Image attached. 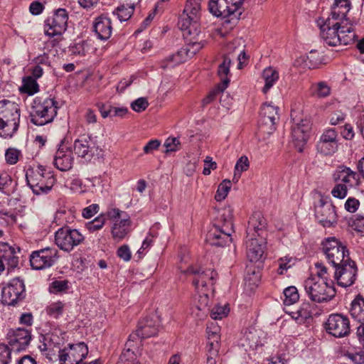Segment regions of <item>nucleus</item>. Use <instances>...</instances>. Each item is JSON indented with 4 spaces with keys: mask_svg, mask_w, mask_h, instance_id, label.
<instances>
[{
    "mask_svg": "<svg viewBox=\"0 0 364 364\" xmlns=\"http://www.w3.org/2000/svg\"><path fill=\"white\" fill-rule=\"evenodd\" d=\"M20 248L11 246L6 242H0V258L6 263L8 271L18 265Z\"/></svg>",
    "mask_w": 364,
    "mask_h": 364,
    "instance_id": "obj_25",
    "label": "nucleus"
},
{
    "mask_svg": "<svg viewBox=\"0 0 364 364\" xmlns=\"http://www.w3.org/2000/svg\"><path fill=\"white\" fill-rule=\"evenodd\" d=\"M106 215L109 220H112L114 223L116 220H120V219L125 218L127 215L119 208H112L108 209Z\"/></svg>",
    "mask_w": 364,
    "mask_h": 364,
    "instance_id": "obj_52",
    "label": "nucleus"
},
{
    "mask_svg": "<svg viewBox=\"0 0 364 364\" xmlns=\"http://www.w3.org/2000/svg\"><path fill=\"white\" fill-rule=\"evenodd\" d=\"M279 119L278 107L270 104H264L261 108L259 129L267 134L272 133L276 127L275 124Z\"/></svg>",
    "mask_w": 364,
    "mask_h": 364,
    "instance_id": "obj_21",
    "label": "nucleus"
},
{
    "mask_svg": "<svg viewBox=\"0 0 364 364\" xmlns=\"http://www.w3.org/2000/svg\"><path fill=\"white\" fill-rule=\"evenodd\" d=\"M349 312L353 318L360 323H364V298L358 295L352 301Z\"/></svg>",
    "mask_w": 364,
    "mask_h": 364,
    "instance_id": "obj_32",
    "label": "nucleus"
},
{
    "mask_svg": "<svg viewBox=\"0 0 364 364\" xmlns=\"http://www.w3.org/2000/svg\"><path fill=\"white\" fill-rule=\"evenodd\" d=\"M11 351L8 345L0 343V364H9Z\"/></svg>",
    "mask_w": 364,
    "mask_h": 364,
    "instance_id": "obj_51",
    "label": "nucleus"
},
{
    "mask_svg": "<svg viewBox=\"0 0 364 364\" xmlns=\"http://www.w3.org/2000/svg\"><path fill=\"white\" fill-rule=\"evenodd\" d=\"M58 258V250L46 247L34 251L30 256L31 266L34 269H43L54 264Z\"/></svg>",
    "mask_w": 364,
    "mask_h": 364,
    "instance_id": "obj_18",
    "label": "nucleus"
},
{
    "mask_svg": "<svg viewBox=\"0 0 364 364\" xmlns=\"http://www.w3.org/2000/svg\"><path fill=\"white\" fill-rule=\"evenodd\" d=\"M58 102L53 98L41 100L36 98L30 112L31 122L37 126H43L53 121L58 109Z\"/></svg>",
    "mask_w": 364,
    "mask_h": 364,
    "instance_id": "obj_6",
    "label": "nucleus"
},
{
    "mask_svg": "<svg viewBox=\"0 0 364 364\" xmlns=\"http://www.w3.org/2000/svg\"><path fill=\"white\" fill-rule=\"evenodd\" d=\"M96 149L95 140L89 136H82L74 142L75 153L86 160H90L92 158Z\"/></svg>",
    "mask_w": 364,
    "mask_h": 364,
    "instance_id": "obj_23",
    "label": "nucleus"
},
{
    "mask_svg": "<svg viewBox=\"0 0 364 364\" xmlns=\"http://www.w3.org/2000/svg\"><path fill=\"white\" fill-rule=\"evenodd\" d=\"M11 178L6 173H0V191H4L11 184Z\"/></svg>",
    "mask_w": 364,
    "mask_h": 364,
    "instance_id": "obj_64",
    "label": "nucleus"
},
{
    "mask_svg": "<svg viewBox=\"0 0 364 364\" xmlns=\"http://www.w3.org/2000/svg\"><path fill=\"white\" fill-rule=\"evenodd\" d=\"M200 15V0H188L183 14L178 20V26L183 31L186 38V45L166 58V65L163 68L174 66L185 62L193 57L205 45L204 41H198L200 31L198 30V21Z\"/></svg>",
    "mask_w": 364,
    "mask_h": 364,
    "instance_id": "obj_1",
    "label": "nucleus"
},
{
    "mask_svg": "<svg viewBox=\"0 0 364 364\" xmlns=\"http://www.w3.org/2000/svg\"><path fill=\"white\" fill-rule=\"evenodd\" d=\"M327 333L336 338H342L349 334L350 321L347 316L339 314H331L325 323Z\"/></svg>",
    "mask_w": 364,
    "mask_h": 364,
    "instance_id": "obj_16",
    "label": "nucleus"
},
{
    "mask_svg": "<svg viewBox=\"0 0 364 364\" xmlns=\"http://www.w3.org/2000/svg\"><path fill=\"white\" fill-rule=\"evenodd\" d=\"M130 225L131 221L128 215L120 219V220H116L115 223H113L111 232L114 240L120 241L124 239L129 232Z\"/></svg>",
    "mask_w": 364,
    "mask_h": 364,
    "instance_id": "obj_31",
    "label": "nucleus"
},
{
    "mask_svg": "<svg viewBox=\"0 0 364 364\" xmlns=\"http://www.w3.org/2000/svg\"><path fill=\"white\" fill-rule=\"evenodd\" d=\"M209 304V297L208 294L202 293V295H200L198 299V305L196 306V309L200 311V314H196V315L200 318H203L206 316L207 313L209 311V309L208 308Z\"/></svg>",
    "mask_w": 364,
    "mask_h": 364,
    "instance_id": "obj_43",
    "label": "nucleus"
},
{
    "mask_svg": "<svg viewBox=\"0 0 364 364\" xmlns=\"http://www.w3.org/2000/svg\"><path fill=\"white\" fill-rule=\"evenodd\" d=\"M98 210L99 205L97 204H92L84 208L82 214L85 218H90L97 213Z\"/></svg>",
    "mask_w": 364,
    "mask_h": 364,
    "instance_id": "obj_62",
    "label": "nucleus"
},
{
    "mask_svg": "<svg viewBox=\"0 0 364 364\" xmlns=\"http://www.w3.org/2000/svg\"><path fill=\"white\" fill-rule=\"evenodd\" d=\"M292 318L298 323H304L308 319L311 318V306L309 303L304 304L296 312L294 313Z\"/></svg>",
    "mask_w": 364,
    "mask_h": 364,
    "instance_id": "obj_37",
    "label": "nucleus"
},
{
    "mask_svg": "<svg viewBox=\"0 0 364 364\" xmlns=\"http://www.w3.org/2000/svg\"><path fill=\"white\" fill-rule=\"evenodd\" d=\"M346 356L354 363V364H364V353H348Z\"/></svg>",
    "mask_w": 364,
    "mask_h": 364,
    "instance_id": "obj_61",
    "label": "nucleus"
},
{
    "mask_svg": "<svg viewBox=\"0 0 364 364\" xmlns=\"http://www.w3.org/2000/svg\"><path fill=\"white\" fill-rule=\"evenodd\" d=\"M262 78L265 82L264 86L262 88V92L264 93H267L278 80L279 73L272 67L267 68L262 72Z\"/></svg>",
    "mask_w": 364,
    "mask_h": 364,
    "instance_id": "obj_34",
    "label": "nucleus"
},
{
    "mask_svg": "<svg viewBox=\"0 0 364 364\" xmlns=\"http://www.w3.org/2000/svg\"><path fill=\"white\" fill-rule=\"evenodd\" d=\"M244 0H210L209 10L211 14L223 19L221 28L216 33L225 37L237 23L242 15L241 6Z\"/></svg>",
    "mask_w": 364,
    "mask_h": 364,
    "instance_id": "obj_3",
    "label": "nucleus"
},
{
    "mask_svg": "<svg viewBox=\"0 0 364 364\" xmlns=\"http://www.w3.org/2000/svg\"><path fill=\"white\" fill-rule=\"evenodd\" d=\"M230 311L229 304H216L210 310V317L214 320L222 319L226 317Z\"/></svg>",
    "mask_w": 364,
    "mask_h": 364,
    "instance_id": "obj_39",
    "label": "nucleus"
},
{
    "mask_svg": "<svg viewBox=\"0 0 364 364\" xmlns=\"http://www.w3.org/2000/svg\"><path fill=\"white\" fill-rule=\"evenodd\" d=\"M24 282L18 277L14 278L2 289V301L4 304L14 306L22 301L26 297Z\"/></svg>",
    "mask_w": 364,
    "mask_h": 364,
    "instance_id": "obj_12",
    "label": "nucleus"
},
{
    "mask_svg": "<svg viewBox=\"0 0 364 364\" xmlns=\"http://www.w3.org/2000/svg\"><path fill=\"white\" fill-rule=\"evenodd\" d=\"M65 306V304L64 303L58 301L50 304L48 306L46 311L48 315L57 318L62 315Z\"/></svg>",
    "mask_w": 364,
    "mask_h": 364,
    "instance_id": "obj_45",
    "label": "nucleus"
},
{
    "mask_svg": "<svg viewBox=\"0 0 364 364\" xmlns=\"http://www.w3.org/2000/svg\"><path fill=\"white\" fill-rule=\"evenodd\" d=\"M180 145V141L178 138L169 137L164 143V146L166 149V152L176 151L179 149Z\"/></svg>",
    "mask_w": 364,
    "mask_h": 364,
    "instance_id": "obj_53",
    "label": "nucleus"
},
{
    "mask_svg": "<svg viewBox=\"0 0 364 364\" xmlns=\"http://www.w3.org/2000/svg\"><path fill=\"white\" fill-rule=\"evenodd\" d=\"M284 303L285 305H291L296 303L299 299V294L297 289L294 286H291L284 289Z\"/></svg>",
    "mask_w": 364,
    "mask_h": 364,
    "instance_id": "obj_40",
    "label": "nucleus"
},
{
    "mask_svg": "<svg viewBox=\"0 0 364 364\" xmlns=\"http://www.w3.org/2000/svg\"><path fill=\"white\" fill-rule=\"evenodd\" d=\"M333 179L336 182L348 185L352 188L355 185H358L359 180L358 175L353 171L350 168L345 166H340L333 173Z\"/></svg>",
    "mask_w": 364,
    "mask_h": 364,
    "instance_id": "obj_29",
    "label": "nucleus"
},
{
    "mask_svg": "<svg viewBox=\"0 0 364 364\" xmlns=\"http://www.w3.org/2000/svg\"><path fill=\"white\" fill-rule=\"evenodd\" d=\"M295 259L293 257H284L278 260L279 268L277 272L279 274H283L294 264Z\"/></svg>",
    "mask_w": 364,
    "mask_h": 364,
    "instance_id": "obj_47",
    "label": "nucleus"
},
{
    "mask_svg": "<svg viewBox=\"0 0 364 364\" xmlns=\"http://www.w3.org/2000/svg\"><path fill=\"white\" fill-rule=\"evenodd\" d=\"M233 232L231 220H225L222 226H214L206 235L205 241L212 246L224 247L232 242L231 235Z\"/></svg>",
    "mask_w": 364,
    "mask_h": 364,
    "instance_id": "obj_10",
    "label": "nucleus"
},
{
    "mask_svg": "<svg viewBox=\"0 0 364 364\" xmlns=\"http://www.w3.org/2000/svg\"><path fill=\"white\" fill-rule=\"evenodd\" d=\"M205 167L203 170V173L208 176L210 173V169L215 170L217 168V164L213 161V159L210 156H206L205 160Z\"/></svg>",
    "mask_w": 364,
    "mask_h": 364,
    "instance_id": "obj_60",
    "label": "nucleus"
},
{
    "mask_svg": "<svg viewBox=\"0 0 364 364\" xmlns=\"http://www.w3.org/2000/svg\"><path fill=\"white\" fill-rule=\"evenodd\" d=\"M9 347L12 351L20 352L25 350L31 340V332L23 328L9 330L6 334Z\"/></svg>",
    "mask_w": 364,
    "mask_h": 364,
    "instance_id": "obj_19",
    "label": "nucleus"
},
{
    "mask_svg": "<svg viewBox=\"0 0 364 364\" xmlns=\"http://www.w3.org/2000/svg\"><path fill=\"white\" fill-rule=\"evenodd\" d=\"M87 354L88 348L84 342L70 344L59 351L60 364H80Z\"/></svg>",
    "mask_w": 364,
    "mask_h": 364,
    "instance_id": "obj_11",
    "label": "nucleus"
},
{
    "mask_svg": "<svg viewBox=\"0 0 364 364\" xmlns=\"http://www.w3.org/2000/svg\"><path fill=\"white\" fill-rule=\"evenodd\" d=\"M19 121L18 105L8 100L0 101V136L11 137L18 130Z\"/></svg>",
    "mask_w": 364,
    "mask_h": 364,
    "instance_id": "obj_4",
    "label": "nucleus"
},
{
    "mask_svg": "<svg viewBox=\"0 0 364 364\" xmlns=\"http://www.w3.org/2000/svg\"><path fill=\"white\" fill-rule=\"evenodd\" d=\"M23 90L28 95H33L38 91V85L36 80L31 76H28L23 80Z\"/></svg>",
    "mask_w": 364,
    "mask_h": 364,
    "instance_id": "obj_44",
    "label": "nucleus"
},
{
    "mask_svg": "<svg viewBox=\"0 0 364 364\" xmlns=\"http://www.w3.org/2000/svg\"><path fill=\"white\" fill-rule=\"evenodd\" d=\"M26 181L36 195L48 193L55 183L53 173L41 165L26 174Z\"/></svg>",
    "mask_w": 364,
    "mask_h": 364,
    "instance_id": "obj_7",
    "label": "nucleus"
},
{
    "mask_svg": "<svg viewBox=\"0 0 364 364\" xmlns=\"http://www.w3.org/2000/svg\"><path fill=\"white\" fill-rule=\"evenodd\" d=\"M105 223V215H101L93 220L87 223L85 225L86 228L90 232H93L95 231L100 230Z\"/></svg>",
    "mask_w": 364,
    "mask_h": 364,
    "instance_id": "obj_46",
    "label": "nucleus"
},
{
    "mask_svg": "<svg viewBox=\"0 0 364 364\" xmlns=\"http://www.w3.org/2000/svg\"><path fill=\"white\" fill-rule=\"evenodd\" d=\"M117 253V256L125 262H128L131 259V251L129 246L127 245H124L119 247Z\"/></svg>",
    "mask_w": 364,
    "mask_h": 364,
    "instance_id": "obj_57",
    "label": "nucleus"
},
{
    "mask_svg": "<svg viewBox=\"0 0 364 364\" xmlns=\"http://www.w3.org/2000/svg\"><path fill=\"white\" fill-rule=\"evenodd\" d=\"M307 60L310 68H316L321 64V58L316 51H311L307 55Z\"/></svg>",
    "mask_w": 364,
    "mask_h": 364,
    "instance_id": "obj_58",
    "label": "nucleus"
},
{
    "mask_svg": "<svg viewBox=\"0 0 364 364\" xmlns=\"http://www.w3.org/2000/svg\"><path fill=\"white\" fill-rule=\"evenodd\" d=\"M74 157L72 150L65 146L60 147L54 157L55 166L62 171H67L73 167Z\"/></svg>",
    "mask_w": 364,
    "mask_h": 364,
    "instance_id": "obj_28",
    "label": "nucleus"
},
{
    "mask_svg": "<svg viewBox=\"0 0 364 364\" xmlns=\"http://www.w3.org/2000/svg\"><path fill=\"white\" fill-rule=\"evenodd\" d=\"M247 257L252 262H257L264 257L266 242L264 237H247Z\"/></svg>",
    "mask_w": 364,
    "mask_h": 364,
    "instance_id": "obj_24",
    "label": "nucleus"
},
{
    "mask_svg": "<svg viewBox=\"0 0 364 364\" xmlns=\"http://www.w3.org/2000/svg\"><path fill=\"white\" fill-rule=\"evenodd\" d=\"M249 167V161L247 156H241L237 161L235 169V171L241 173L247 170Z\"/></svg>",
    "mask_w": 364,
    "mask_h": 364,
    "instance_id": "obj_59",
    "label": "nucleus"
},
{
    "mask_svg": "<svg viewBox=\"0 0 364 364\" xmlns=\"http://www.w3.org/2000/svg\"><path fill=\"white\" fill-rule=\"evenodd\" d=\"M338 147V133L336 129L324 130L317 143V151L322 155L330 156L337 151Z\"/></svg>",
    "mask_w": 364,
    "mask_h": 364,
    "instance_id": "obj_20",
    "label": "nucleus"
},
{
    "mask_svg": "<svg viewBox=\"0 0 364 364\" xmlns=\"http://www.w3.org/2000/svg\"><path fill=\"white\" fill-rule=\"evenodd\" d=\"M231 186L232 184L230 180H223L218 187V190L215 196V199L219 202L223 200L227 197Z\"/></svg>",
    "mask_w": 364,
    "mask_h": 364,
    "instance_id": "obj_41",
    "label": "nucleus"
},
{
    "mask_svg": "<svg viewBox=\"0 0 364 364\" xmlns=\"http://www.w3.org/2000/svg\"><path fill=\"white\" fill-rule=\"evenodd\" d=\"M231 63V58L228 55H225L223 63L219 65L218 68V75L221 80L220 83H223V80L229 79L228 77L230 73V66Z\"/></svg>",
    "mask_w": 364,
    "mask_h": 364,
    "instance_id": "obj_42",
    "label": "nucleus"
},
{
    "mask_svg": "<svg viewBox=\"0 0 364 364\" xmlns=\"http://www.w3.org/2000/svg\"><path fill=\"white\" fill-rule=\"evenodd\" d=\"M350 187L341 183H338L332 189L331 194L334 198L343 199L348 193Z\"/></svg>",
    "mask_w": 364,
    "mask_h": 364,
    "instance_id": "obj_48",
    "label": "nucleus"
},
{
    "mask_svg": "<svg viewBox=\"0 0 364 364\" xmlns=\"http://www.w3.org/2000/svg\"><path fill=\"white\" fill-rule=\"evenodd\" d=\"M350 226L359 232H364V216L356 215L349 221Z\"/></svg>",
    "mask_w": 364,
    "mask_h": 364,
    "instance_id": "obj_49",
    "label": "nucleus"
},
{
    "mask_svg": "<svg viewBox=\"0 0 364 364\" xmlns=\"http://www.w3.org/2000/svg\"><path fill=\"white\" fill-rule=\"evenodd\" d=\"M310 92L313 96L323 98L331 94V87L327 82L321 81L312 84L310 87Z\"/></svg>",
    "mask_w": 364,
    "mask_h": 364,
    "instance_id": "obj_35",
    "label": "nucleus"
},
{
    "mask_svg": "<svg viewBox=\"0 0 364 364\" xmlns=\"http://www.w3.org/2000/svg\"><path fill=\"white\" fill-rule=\"evenodd\" d=\"M182 272L194 275L193 284L197 289L200 287L213 286L217 277V273L210 269L201 271L199 269L190 267L186 270H182Z\"/></svg>",
    "mask_w": 364,
    "mask_h": 364,
    "instance_id": "obj_22",
    "label": "nucleus"
},
{
    "mask_svg": "<svg viewBox=\"0 0 364 364\" xmlns=\"http://www.w3.org/2000/svg\"><path fill=\"white\" fill-rule=\"evenodd\" d=\"M304 287L309 298L314 302L331 301L336 295V290L328 279L309 277L304 281Z\"/></svg>",
    "mask_w": 364,
    "mask_h": 364,
    "instance_id": "obj_5",
    "label": "nucleus"
},
{
    "mask_svg": "<svg viewBox=\"0 0 364 364\" xmlns=\"http://www.w3.org/2000/svg\"><path fill=\"white\" fill-rule=\"evenodd\" d=\"M84 240L85 237L77 229H72L68 226L59 228L55 233L56 245L68 252L81 244Z\"/></svg>",
    "mask_w": 364,
    "mask_h": 364,
    "instance_id": "obj_8",
    "label": "nucleus"
},
{
    "mask_svg": "<svg viewBox=\"0 0 364 364\" xmlns=\"http://www.w3.org/2000/svg\"><path fill=\"white\" fill-rule=\"evenodd\" d=\"M208 334V340H214V341H219L220 340V327L215 323H210L206 328Z\"/></svg>",
    "mask_w": 364,
    "mask_h": 364,
    "instance_id": "obj_50",
    "label": "nucleus"
},
{
    "mask_svg": "<svg viewBox=\"0 0 364 364\" xmlns=\"http://www.w3.org/2000/svg\"><path fill=\"white\" fill-rule=\"evenodd\" d=\"M161 144V141L158 139H153L149 141L144 147V151L145 154H150L153 151L159 149Z\"/></svg>",
    "mask_w": 364,
    "mask_h": 364,
    "instance_id": "obj_63",
    "label": "nucleus"
},
{
    "mask_svg": "<svg viewBox=\"0 0 364 364\" xmlns=\"http://www.w3.org/2000/svg\"><path fill=\"white\" fill-rule=\"evenodd\" d=\"M19 151L13 148H9L5 153V159L8 164H15L18 160Z\"/></svg>",
    "mask_w": 364,
    "mask_h": 364,
    "instance_id": "obj_55",
    "label": "nucleus"
},
{
    "mask_svg": "<svg viewBox=\"0 0 364 364\" xmlns=\"http://www.w3.org/2000/svg\"><path fill=\"white\" fill-rule=\"evenodd\" d=\"M334 267L335 279L339 286L346 288L355 282L358 269L355 262L350 257L346 258L344 262Z\"/></svg>",
    "mask_w": 364,
    "mask_h": 364,
    "instance_id": "obj_13",
    "label": "nucleus"
},
{
    "mask_svg": "<svg viewBox=\"0 0 364 364\" xmlns=\"http://www.w3.org/2000/svg\"><path fill=\"white\" fill-rule=\"evenodd\" d=\"M267 221L259 212L252 214L248 221L247 237H264L266 235Z\"/></svg>",
    "mask_w": 364,
    "mask_h": 364,
    "instance_id": "obj_26",
    "label": "nucleus"
},
{
    "mask_svg": "<svg viewBox=\"0 0 364 364\" xmlns=\"http://www.w3.org/2000/svg\"><path fill=\"white\" fill-rule=\"evenodd\" d=\"M315 215L323 227H331L337 222L335 206L328 198H321L316 206Z\"/></svg>",
    "mask_w": 364,
    "mask_h": 364,
    "instance_id": "obj_17",
    "label": "nucleus"
},
{
    "mask_svg": "<svg viewBox=\"0 0 364 364\" xmlns=\"http://www.w3.org/2000/svg\"><path fill=\"white\" fill-rule=\"evenodd\" d=\"M304 121L294 125L291 128L293 143L299 152H302L306 144L309 127Z\"/></svg>",
    "mask_w": 364,
    "mask_h": 364,
    "instance_id": "obj_27",
    "label": "nucleus"
},
{
    "mask_svg": "<svg viewBox=\"0 0 364 364\" xmlns=\"http://www.w3.org/2000/svg\"><path fill=\"white\" fill-rule=\"evenodd\" d=\"M350 9V0H335L331 16L319 24L321 36L328 46H347L355 41L356 34L346 18Z\"/></svg>",
    "mask_w": 364,
    "mask_h": 364,
    "instance_id": "obj_2",
    "label": "nucleus"
},
{
    "mask_svg": "<svg viewBox=\"0 0 364 364\" xmlns=\"http://www.w3.org/2000/svg\"><path fill=\"white\" fill-rule=\"evenodd\" d=\"M360 202L358 199L350 197L344 204L345 209L349 213H355L359 208Z\"/></svg>",
    "mask_w": 364,
    "mask_h": 364,
    "instance_id": "obj_56",
    "label": "nucleus"
},
{
    "mask_svg": "<svg viewBox=\"0 0 364 364\" xmlns=\"http://www.w3.org/2000/svg\"><path fill=\"white\" fill-rule=\"evenodd\" d=\"M160 326L161 321L156 314L145 317L139 321L136 333L131 334L129 340L132 341L134 346V339L136 337L146 338L155 336L159 333Z\"/></svg>",
    "mask_w": 364,
    "mask_h": 364,
    "instance_id": "obj_15",
    "label": "nucleus"
},
{
    "mask_svg": "<svg viewBox=\"0 0 364 364\" xmlns=\"http://www.w3.org/2000/svg\"><path fill=\"white\" fill-rule=\"evenodd\" d=\"M149 105L147 100L144 97H139L131 104V107L137 112H143Z\"/></svg>",
    "mask_w": 364,
    "mask_h": 364,
    "instance_id": "obj_54",
    "label": "nucleus"
},
{
    "mask_svg": "<svg viewBox=\"0 0 364 364\" xmlns=\"http://www.w3.org/2000/svg\"><path fill=\"white\" fill-rule=\"evenodd\" d=\"M230 83V79H225L223 80V83L218 84L215 89L211 90L207 96L202 100V106L205 107L212 102L216 97V96L223 92V91L228 87Z\"/></svg>",
    "mask_w": 364,
    "mask_h": 364,
    "instance_id": "obj_36",
    "label": "nucleus"
},
{
    "mask_svg": "<svg viewBox=\"0 0 364 364\" xmlns=\"http://www.w3.org/2000/svg\"><path fill=\"white\" fill-rule=\"evenodd\" d=\"M125 346L126 348L122 352L117 364H141L136 360V355L132 349V341L128 340Z\"/></svg>",
    "mask_w": 364,
    "mask_h": 364,
    "instance_id": "obj_33",
    "label": "nucleus"
},
{
    "mask_svg": "<svg viewBox=\"0 0 364 364\" xmlns=\"http://www.w3.org/2000/svg\"><path fill=\"white\" fill-rule=\"evenodd\" d=\"M134 4H131L128 8L122 5L118 6L113 11V14L117 15L120 21H126L129 20L134 14Z\"/></svg>",
    "mask_w": 364,
    "mask_h": 364,
    "instance_id": "obj_38",
    "label": "nucleus"
},
{
    "mask_svg": "<svg viewBox=\"0 0 364 364\" xmlns=\"http://www.w3.org/2000/svg\"><path fill=\"white\" fill-rule=\"evenodd\" d=\"M68 13L65 9H58L52 17L45 21V33L53 37L60 36L68 28Z\"/></svg>",
    "mask_w": 364,
    "mask_h": 364,
    "instance_id": "obj_14",
    "label": "nucleus"
},
{
    "mask_svg": "<svg viewBox=\"0 0 364 364\" xmlns=\"http://www.w3.org/2000/svg\"><path fill=\"white\" fill-rule=\"evenodd\" d=\"M94 31L100 39H108L112 31L111 20L104 16L97 18L94 24Z\"/></svg>",
    "mask_w": 364,
    "mask_h": 364,
    "instance_id": "obj_30",
    "label": "nucleus"
},
{
    "mask_svg": "<svg viewBox=\"0 0 364 364\" xmlns=\"http://www.w3.org/2000/svg\"><path fill=\"white\" fill-rule=\"evenodd\" d=\"M323 251L328 262L333 267L341 264L346 258L350 257L346 246L334 237L328 238L323 242Z\"/></svg>",
    "mask_w": 364,
    "mask_h": 364,
    "instance_id": "obj_9",
    "label": "nucleus"
}]
</instances>
